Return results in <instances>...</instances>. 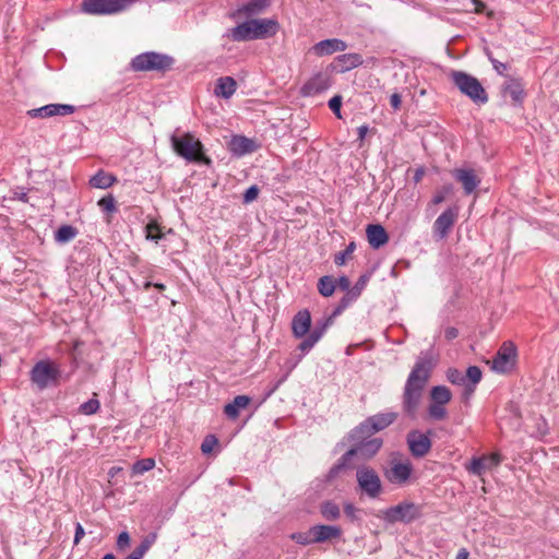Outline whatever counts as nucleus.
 <instances>
[{"label":"nucleus","mask_w":559,"mask_h":559,"mask_svg":"<svg viewBox=\"0 0 559 559\" xmlns=\"http://www.w3.org/2000/svg\"><path fill=\"white\" fill-rule=\"evenodd\" d=\"M366 235L370 247L376 250L389 241V235L380 224H369L366 228Z\"/></svg>","instance_id":"b1692460"},{"label":"nucleus","mask_w":559,"mask_h":559,"mask_svg":"<svg viewBox=\"0 0 559 559\" xmlns=\"http://www.w3.org/2000/svg\"><path fill=\"white\" fill-rule=\"evenodd\" d=\"M175 58L157 51H145L131 59L130 70L133 72L155 71L166 73L173 69Z\"/></svg>","instance_id":"7ed1b4c3"},{"label":"nucleus","mask_w":559,"mask_h":559,"mask_svg":"<svg viewBox=\"0 0 559 559\" xmlns=\"http://www.w3.org/2000/svg\"><path fill=\"white\" fill-rule=\"evenodd\" d=\"M487 468L489 467L486 462V455L473 457L469 464L466 466V469L475 476H481Z\"/></svg>","instance_id":"e433bc0d"},{"label":"nucleus","mask_w":559,"mask_h":559,"mask_svg":"<svg viewBox=\"0 0 559 559\" xmlns=\"http://www.w3.org/2000/svg\"><path fill=\"white\" fill-rule=\"evenodd\" d=\"M78 233V229L72 225H61L55 231V241L61 245L68 243L69 241L76 237Z\"/></svg>","instance_id":"72a5a7b5"},{"label":"nucleus","mask_w":559,"mask_h":559,"mask_svg":"<svg viewBox=\"0 0 559 559\" xmlns=\"http://www.w3.org/2000/svg\"><path fill=\"white\" fill-rule=\"evenodd\" d=\"M218 440L214 435H207L201 444V451L204 454H209L212 452L213 448L217 444Z\"/></svg>","instance_id":"6e6d98bb"},{"label":"nucleus","mask_w":559,"mask_h":559,"mask_svg":"<svg viewBox=\"0 0 559 559\" xmlns=\"http://www.w3.org/2000/svg\"><path fill=\"white\" fill-rule=\"evenodd\" d=\"M507 80L501 87L503 95H509L514 106H522L526 92L521 78H512L506 75Z\"/></svg>","instance_id":"f3484780"},{"label":"nucleus","mask_w":559,"mask_h":559,"mask_svg":"<svg viewBox=\"0 0 559 559\" xmlns=\"http://www.w3.org/2000/svg\"><path fill=\"white\" fill-rule=\"evenodd\" d=\"M311 326V314L309 310L304 309L298 311L292 321V330L295 337H304L307 333H310Z\"/></svg>","instance_id":"393cba45"},{"label":"nucleus","mask_w":559,"mask_h":559,"mask_svg":"<svg viewBox=\"0 0 559 559\" xmlns=\"http://www.w3.org/2000/svg\"><path fill=\"white\" fill-rule=\"evenodd\" d=\"M313 543L323 544L340 539L343 535V530L338 525L318 524L310 527Z\"/></svg>","instance_id":"6ab92c4d"},{"label":"nucleus","mask_w":559,"mask_h":559,"mask_svg":"<svg viewBox=\"0 0 559 559\" xmlns=\"http://www.w3.org/2000/svg\"><path fill=\"white\" fill-rule=\"evenodd\" d=\"M348 45L346 41L340 38H328L318 41L310 48V52H312L317 57L331 56L335 52H342L347 49Z\"/></svg>","instance_id":"a211bd4d"},{"label":"nucleus","mask_w":559,"mask_h":559,"mask_svg":"<svg viewBox=\"0 0 559 559\" xmlns=\"http://www.w3.org/2000/svg\"><path fill=\"white\" fill-rule=\"evenodd\" d=\"M157 539V533L155 532H152V533H148L140 544H142L146 549H150L152 547V545L156 542Z\"/></svg>","instance_id":"680f3d73"},{"label":"nucleus","mask_w":559,"mask_h":559,"mask_svg":"<svg viewBox=\"0 0 559 559\" xmlns=\"http://www.w3.org/2000/svg\"><path fill=\"white\" fill-rule=\"evenodd\" d=\"M420 516L421 507L411 501H402L381 511V519L388 524L397 522L409 524Z\"/></svg>","instance_id":"6e6552de"},{"label":"nucleus","mask_w":559,"mask_h":559,"mask_svg":"<svg viewBox=\"0 0 559 559\" xmlns=\"http://www.w3.org/2000/svg\"><path fill=\"white\" fill-rule=\"evenodd\" d=\"M331 84L332 80L328 72H318L301 86L300 93L305 97L316 96L326 91Z\"/></svg>","instance_id":"2eb2a0df"},{"label":"nucleus","mask_w":559,"mask_h":559,"mask_svg":"<svg viewBox=\"0 0 559 559\" xmlns=\"http://www.w3.org/2000/svg\"><path fill=\"white\" fill-rule=\"evenodd\" d=\"M451 176L462 185L466 195L475 192L481 182L480 177L476 174L475 169L471 167L454 168L451 170Z\"/></svg>","instance_id":"f8f14e48"},{"label":"nucleus","mask_w":559,"mask_h":559,"mask_svg":"<svg viewBox=\"0 0 559 559\" xmlns=\"http://www.w3.org/2000/svg\"><path fill=\"white\" fill-rule=\"evenodd\" d=\"M374 433L373 429H371L370 425L367 423V419H365L346 435L345 440L354 444L373 439L374 437L372 436Z\"/></svg>","instance_id":"bb28decb"},{"label":"nucleus","mask_w":559,"mask_h":559,"mask_svg":"<svg viewBox=\"0 0 559 559\" xmlns=\"http://www.w3.org/2000/svg\"><path fill=\"white\" fill-rule=\"evenodd\" d=\"M84 535H85V531H84L83 526L81 525V523L78 522L75 525L73 544L78 545L81 542V539L84 537Z\"/></svg>","instance_id":"338daca9"},{"label":"nucleus","mask_w":559,"mask_h":559,"mask_svg":"<svg viewBox=\"0 0 559 559\" xmlns=\"http://www.w3.org/2000/svg\"><path fill=\"white\" fill-rule=\"evenodd\" d=\"M486 462L488 467L498 466L501 463V455L499 453L486 455Z\"/></svg>","instance_id":"e2e57ef3"},{"label":"nucleus","mask_w":559,"mask_h":559,"mask_svg":"<svg viewBox=\"0 0 559 559\" xmlns=\"http://www.w3.org/2000/svg\"><path fill=\"white\" fill-rule=\"evenodd\" d=\"M459 336V330L454 326H449L444 331V337L448 341H452Z\"/></svg>","instance_id":"774afa93"},{"label":"nucleus","mask_w":559,"mask_h":559,"mask_svg":"<svg viewBox=\"0 0 559 559\" xmlns=\"http://www.w3.org/2000/svg\"><path fill=\"white\" fill-rule=\"evenodd\" d=\"M447 379L450 383L455 385H464L466 383L464 374L456 368H449L447 370Z\"/></svg>","instance_id":"8fccbe9b"},{"label":"nucleus","mask_w":559,"mask_h":559,"mask_svg":"<svg viewBox=\"0 0 559 559\" xmlns=\"http://www.w3.org/2000/svg\"><path fill=\"white\" fill-rule=\"evenodd\" d=\"M481 377L483 372L477 366H469L464 374L467 384H471V386H476L480 382Z\"/></svg>","instance_id":"37998d69"},{"label":"nucleus","mask_w":559,"mask_h":559,"mask_svg":"<svg viewBox=\"0 0 559 559\" xmlns=\"http://www.w3.org/2000/svg\"><path fill=\"white\" fill-rule=\"evenodd\" d=\"M123 0H83L81 11L90 15H112L124 11Z\"/></svg>","instance_id":"9d476101"},{"label":"nucleus","mask_w":559,"mask_h":559,"mask_svg":"<svg viewBox=\"0 0 559 559\" xmlns=\"http://www.w3.org/2000/svg\"><path fill=\"white\" fill-rule=\"evenodd\" d=\"M451 79L460 92L475 104L484 105L488 102L489 97L487 92L475 76L463 71H453Z\"/></svg>","instance_id":"0eeeda50"},{"label":"nucleus","mask_w":559,"mask_h":559,"mask_svg":"<svg viewBox=\"0 0 559 559\" xmlns=\"http://www.w3.org/2000/svg\"><path fill=\"white\" fill-rule=\"evenodd\" d=\"M516 355L518 350L514 343L511 341L503 342L491 360V369L501 374L509 372L515 365Z\"/></svg>","instance_id":"1a4fd4ad"},{"label":"nucleus","mask_w":559,"mask_h":559,"mask_svg":"<svg viewBox=\"0 0 559 559\" xmlns=\"http://www.w3.org/2000/svg\"><path fill=\"white\" fill-rule=\"evenodd\" d=\"M343 511L345 516L352 522H359L360 521V512L361 510L358 509L353 502H345L343 506Z\"/></svg>","instance_id":"09e8293b"},{"label":"nucleus","mask_w":559,"mask_h":559,"mask_svg":"<svg viewBox=\"0 0 559 559\" xmlns=\"http://www.w3.org/2000/svg\"><path fill=\"white\" fill-rule=\"evenodd\" d=\"M406 442L411 454L416 459H421L427 455L432 447L429 435L416 429L407 433Z\"/></svg>","instance_id":"9b49d317"},{"label":"nucleus","mask_w":559,"mask_h":559,"mask_svg":"<svg viewBox=\"0 0 559 559\" xmlns=\"http://www.w3.org/2000/svg\"><path fill=\"white\" fill-rule=\"evenodd\" d=\"M370 276L371 274L370 273H364L361 274L357 282L354 284V286H352L359 295L362 294L364 289L366 288L369 280H370Z\"/></svg>","instance_id":"4d7b16f0"},{"label":"nucleus","mask_w":559,"mask_h":559,"mask_svg":"<svg viewBox=\"0 0 559 559\" xmlns=\"http://www.w3.org/2000/svg\"><path fill=\"white\" fill-rule=\"evenodd\" d=\"M258 147L254 140L240 134L233 135L228 143L229 152L237 157L253 153Z\"/></svg>","instance_id":"aec40b11"},{"label":"nucleus","mask_w":559,"mask_h":559,"mask_svg":"<svg viewBox=\"0 0 559 559\" xmlns=\"http://www.w3.org/2000/svg\"><path fill=\"white\" fill-rule=\"evenodd\" d=\"M431 402L445 405L452 399L450 389L445 385H436L430 391Z\"/></svg>","instance_id":"c9c22d12"},{"label":"nucleus","mask_w":559,"mask_h":559,"mask_svg":"<svg viewBox=\"0 0 559 559\" xmlns=\"http://www.w3.org/2000/svg\"><path fill=\"white\" fill-rule=\"evenodd\" d=\"M271 0H250L249 2L239 7L233 14L231 17L247 16L251 17L262 13L269 5Z\"/></svg>","instance_id":"a878e982"},{"label":"nucleus","mask_w":559,"mask_h":559,"mask_svg":"<svg viewBox=\"0 0 559 559\" xmlns=\"http://www.w3.org/2000/svg\"><path fill=\"white\" fill-rule=\"evenodd\" d=\"M146 239L157 242L164 235L157 223L151 222L145 226Z\"/></svg>","instance_id":"de8ad7c7"},{"label":"nucleus","mask_w":559,"mask_h":559,"mask_svg":"<svg viewBox=\"0 0 559 559\" xmlns=\"http://www.w3.org/2000/svg\"><path fill=\"white\" fill-rule=\"evenodd\" d=\"M237 90V82L233 76H222L217 79L215 85V95L225 99L230 98Z\"/></svg>","instance_id":"c85d7f7f"},{"label":"nucleus","mask_w":559,"mask_h":559,"mask_svg":"<svg viewBox=\"0 0 559 559\" xmlns=\"http://www.w3.org/2000/svg\"><path fill=\"white\" fill-rule=\"evenodd\" d=\"M343 97L341 95H334L328 103L329 108L332 112L338 118H342L341 108H342Z\"/></svg>","instance_id":"864d4df0"},{"label":"nucleus","mask_w":559,"mask_h":559,"mask_svg":"<svg viewBox=\"0 0 559 559\" xmlns=\"http://www.w3.org/2000/svg\"><path fill=\"white\" fill-rule=\"evenodd\" d=\"M100 408V403L96 397L90 399L88 401L84 402L80 405V413L84 415H94L96 414Z\"/></svg>","instance_id":"a18cd8bd"},{"label":"nucleus","mask_w":559,"mask_h":559,"mask_svg":"<svg viewBox=\"0 0 559 559\" xmlns=\"http://www.w3.org/2000/svg\"><path fill=\"white\" fill-rule=\"evenodd\" d=\"M457 215V206L449 207L444 212H442L433 223V236L437 239L445 238L449 235L453 225L455 224Z\"/></svg>","instance_id":"ddd939ff"},{"label":"nucleus","mask_w":559,"mask_h":559,"mask_svg":"<svg viewBox=\"0 0 559 559\" xmlns=\"http://www.w3.org/2000/svg\"><path fill=\"white\" fill-rule=\"evenodd\" d=\"M321 516L329 522L336 521L341 518L340 506L333 500H324L319 506Z\"/></svg>","instance_id":"7c9ffc66"},{"label":"nucleus","mask_w":559,"mask_h":559,"mask_svg":"<svg viewBox=\"0 0 559 559\" xmlns=\"http://www.w3.org/2000/svg\"><path fill=\"white\" fill-rule=\"evenodd\" d=\"M130 540H131V538H130L129 533L126 531L121 532L117 538V548L119 550H123L124 548H127L130 545Z\"/></svg>","instance_id":"bf43d9fd"},{"label":"nucleus","mask_w":559,"mask_h":559,"mask_svg":"<svg viewBox=\"0 0 559 559\" xmlns=\"http://www.w3.org/2000/svg\"><path fill=\"white\" fill-rule=\"evenodd\" d=\"M170 142L175 153L187 162L211 166L212 159L205 154L204 145L192 133H174Z\"/></svg>","instance_id":"f03ea898"},{"label":"nucleus","mask_w":559,"mask_h":559,"mask_svg":"<svg viewBox=\"0 0 559 559\" xmlns=\"http://www.w3.org/2000/svg\"><path fill=\"white\" fill-rule=\"evenodd\" d=\"M335 281H336V287H340V289H342V290H347V289L352 288V283L348 278V276H346V275H342Z\"/></svg>","instance_id":"052dcab7"},{"label":"nucleus","mask_w":559,"mask_h":559,"mask_svg":"<svg viewBox=\"0 0 559 559\" xmlns=\"http://www.w3.org/2000/svg\"><path fill=\"white\" fill-rule=\"evenodd\" d=\"M60 377V368L50 359L37 361L29 371V379L38 391H44L50 386H58Z\"/></svg>","instance_id":"39448f33"},{"label":"nucleus","mask_w":559,"mask_h":559,"mask_svg":"<svg viewBox=\"0 0 559 559\" xmlns=\"http://www.w3.org/2000/svg\"><path fill=\"white\" fill-rule=\"evenodd\" d=\"M260 189L257 185H252L249 188H247L242 194V202L245 204L252 203L255 201L259 197Z\"/></svg>","instance_id":"603ef678"},{"label":"nucleus","mask_w":559,"mask_h":559,"mask_svg":"<svg viewBox=\"0 0 559 559\" xmlns=\"http://www.w3.org/2000/svg\"><path fill=\"white\" fill-rule=\"evenodd\" d=\"M97 204L100 210L108 215H111L118 211L116 200L112 194L103 197L98 200Z\"/></svg>","instance_id":"79ce46f5"},{"label":"nucleus","mask_w":559,"mask_h":559,"mask_svg":"<svg viewBox=\"0 0 559 559\" xmlns=\"http://www.w3.org/2000/svg\"><path fill=\"white\" fill-rule=\"evenodd\" d=\"M224 37H228L233 41H249L255 40L254 27L251 24V19L247 20L235 27L229 28Z\"/></svg>","instance_id":"4be33fe9"},{"label":"nucleus","mask_w":559,"mask_h":559,"mask_svg":"<svg viewBox=\"0 0 559 559\" xmlns=\"http://www.w3.org/2000/svg\"><path fill=\"white\" fill-rule=\"evenodd\" d=\"M356 490L360 497L377 500L384 492L379 473L370 465H360L356 469Z\"/></svg>","instance_id":"20e7f679"},{"label":"nucleus","mask_w":559,"mask_h":559,"mask_svg":"<svg viewBox=\"0 0 559 559\" xmlns=\"http://www.w3.org/2000/svg\"><path fill=\"white\" fill-rule=\"evenodd\" d=\"M354 445L352 447L336 461V463L343 468L346 469L350 466V463L355 456H358L356 453Z\"/></svg>","instance_id":"3c124183"},{"label":"nucleus","mask_w":559,"mask_h":559,"mask_svg":"<svg viewBox=\"0 0 559 559\" xmlns=\"http://www.w3.org/2000/svg\"><path fill=\"white\" fill-rule=\"evenodd\" d=\"M318 292L323 297H331L336 289V281L332 275H323L317 284Z\"/></svg>","instance_id":"f704fd0d"},{"label":"nucleus","mask_w":559,"mask_h":559,"mask_svg":"<svg viewBox=\"0 0 559 559\" xmlns=\"http://www.w3.org/2000/svg\"><path fill=\"white\" fill-rule=\"evenodd\" d=\"M75 111L73 105L68 104H48L39 108H34L27 111L31 118H49L55 116H68Z\"/></svg>","instance_id":"dca6fc26"},{"label":"nucleus","mask_w":559,"mask_h":559,"mask_svg":"<svg viewBox=\"0 0 559 559\" xmlns=\"http://www.w3.org/2000/svg\"><path fill=\"white\" fill-rule=\"evenodd\" d=\"M117 181L116 176L99 169L91 179L90 185L97 189H107Z\"/></svg>","instance_id":"2f4dec72"},{"label":"nucleus","mask_w":559,"mask_h":559,"mask_svg":"<svg viewBox=\"0 0 559 559\" xmlns=\"http://www.w3.org/2000/svg\"><path fill=\"white\" fill-rule=\"evenodd\" d=\"M402 96L399 93H393L390 96V105L396 111L401 108Z\"/></svg>","instance_id":"0e129e2a"},{"label":"nucleus","mask_w":559,"mask_h":559,"mask_svg":"<svg viewBox=\"0 0 559 559\" xmlns=\"http://www.w3.org/2000/svg\"><path fill=\"white\" fill-rule=\"evenodd\" d=\"M257 39H266L275 36L280 31V23L276 19H251Z\"/></svg>","instance_id":"412c9836"},{"label":"nucleus","mask_w":559,"mask_h":559,"mask_svg":"<svg viewBox=\"0 0 559 559\" xmlns=\"http://www.w3.org/2000/svg\"><path fill=\"white\" fill-rule=\"evenodd\" d=\"M454 193V186L452 183H445L437 189L436 193L432 197L431 202L433 204H440L445 201V199Z\"/></svg>","instance_id":"ea45409f"},{"label":"nucleus","mask_w":559,"mask_h":559,"mask_svg":"<svg viewBox=\"0 0 559 559\" xmlns=\"http://www.w3.org/2000/svg\"><path fill=\"white\" fill-rule=\"evenodd\" d=\"M397 418V414L394 412L386 413H378L372 416L367 417V423L370 425L371 429L377 433L379 431L384 430L390 425H392Z\"/></svg>","instance_id":"cd10ccee"},{"label":"nucleus","mask_w":559,"mask_h":559,"mask_svg":"<svg viewBox=\"0 0 559 559\" xmlns=\"http://www.w3.org/2000/svg\"><path fill=\"white\" fill-rule=\"evenodd\" d=\"M345 295L340 299L333 309V317L341 316L350 305H353L361 296L353 287L344 290Z\"/></svg>","instance_id":"473e14b6"},{"label":"nucleus","mask_w":559,"mask_h":559,"mask_svg":"<svg viewBox=\"0 0 559 559\" xmlns=\"http://www.w3.org/2000/svg\"><path fill=\"white\" fill-rule=\"evenodd\" d=\"M335 318L336 317H333V312H332L325 319L318 321L309 334H311L312 336H316V340L319 341L325 333L326 329L333 324Z\"/></svg>","instance_id":"4c0bfd02"},{"label":"nucleus","mask_w":559,"mask_h":559,"mask_svg":"<svg viewBox=\"0 0 559 559\" xmlns=\"http://www.w3.org/2000/svg\"><path fill=\"white\" fill-rule=\"evenodd\" d=\"M148 549H146L142 544H140L129 556L132 559H142Z\"/></svg>","instance_id":"69168bd1"},{"label":"nucleus","mask_w":559,"mask_h":559,"mask_svg":"<svg viewBox=\"0 0 559 559\" xmlns=\"http://www.w3.org/2000/svg\"><path fill=\"white\" fill-rule=\"evenodd\" d=\"M319 341L316 340V336L308 334V336L298 345V349L305 353H308Z\"/></svg>","instance_id":"13d9d810"},{"label":"nucleus","mask_w":559,"mask_h":559,"mask_svg":"<svg viewBox=\"0 0 559 559\" xmlns=\"http://www.w3.org/2000/svg\"><path fill=\"white\" fill-rule=\"evenodd\" d=\"M364 63L362 56L357 52L338 55L328 66L326 70L335 73H345Z\"/></svg>","instance_id":"4468645a"},{"label":"nucleus","mask_w":559,"mask_h":559,"mask_svg":"<svg viewBox=\"0 0 559 559\" xmlns=\"http://www.w3.org/2000/svg\"><path fill=\"white\" fill-rule=\"evenodd\" d=\"M154 466H155L154 459H152V457L141 459V460H138L132 465V473L135 475H141V474H144L145 472L153 469Z\"/></svg>","instance_id":"a19ab883"},{"label":"nucleus","mask_w":559,"mask_h":559,"mask_svg":"<svg viewBox=\"0 0 559 559\" xmlns=\"http://www.w3.org/2000/svg\"><path fill=\"white\" fill-rule=\"evenodd\" d=\"M428 414L435 420H443L448 413L444 405L431 402L428 406Z\"/></svg>","instance_id":"49530a36"},{"label":"nucleus","mask_w":559,"mask_h":559,"mask_svg":"<svg viewBox=\"0 0 559 559\" xmlns=\"http://www.w3.org/2000/svg\"><path fill=\"white\" fill-rule=\"evenodd\" d=\"M486 55H487L489 61L491 62L493 69L496 70V72L500 75H506V71L509 68L508 64L495 59L489 49H486Z\"/></svg>","instance_id":"5fc2aeb1"},{"label":"nucleus","mask_w":559,"mask_h":559,"mask_svg":"<svg viewBox=\"0 0 559 559\" xmlns=\"http://www.w3.org/2000/svg\"><path fill=\"white\" fill-rule=\"evenodd\" d=\"M289 538L294 540L296 544L301 546H308L310 544H314L312 538V534L310 533V528L307 532H295L289 535Z\"/></svg>","instance_id":"c03bdc74"},{"label":"nucleus","mask_w":559,"mask_h":559,"mask_svg":"<svg viewBox=\"0 0 559 559\" xmlns=\"http://www.w3.org/2000/svg\"><path fill=\"white\" fill-rule=\"evenodd\" d=\"M385 480L396 487H404L414 480V466L409 459L401 460L393 455L388 466L382 467Z\"/></svg>","instance_id":"423d86ee"},{"label":"nucleus","mask_w":559,"mask_h":559,"mask_svg":"<svg viewBox=\"0 0 559 559\" xmlns=\"http://www.w3.org/2000/svg\"><path fill=\"white\" fill-rule=\"evenodd\" d=\"M357 455L359 457H361L362 460H371L372 457H374L378 452L381 450L382 445H383V440L382 438H378V437H374L373 439H370V440H367V441H364V442H358V443H354L353 444Z\"/></svg>","instance_id":"5701e85b"},{"label":"nucleus","mask_w":559,"mask_h":559,"mask_svg":"<svg viewBox=\"0 0 559 559\" xmlns=\"http://www.w3.org/2000/svg\"><path fill=\"white\" fill-rule=\"evenodd\" d=\"M356 250V242L350 241L343 251L334 254V263L337 266H342L346 263L347 259H350L354 251Z\"/></svg>","instance_id":"58836bf2"},{"label":"nucleus","mask_w":559,"mask_h":559,"mask_svg":"<svg viewBox=\"0 0 559 559\" xmlns=\"http://www.w3.org/2000/svg\"><path fill=\"white\" fill-rule=\"evenodd\" d=\"M438 356L432 349L420 352L417 357L407 377L402 395V408L407 416L415 417L425 386L438 365Z\"/></svg>","instance_id":"f257e3e1"},{"label":"nucleus","mask_w":559,"mask_h":559,"mask_svg":"<svg viewBox=\"0 0 559 559\" xmlns=\"http://www.w3.org/2000/svg\"><path fill=\"white\" fill-rule=\"evenodd\" d=\"M251 402L248 395H237L230 403L224 406V413L229 419H237L241 408H246Z\"/></svg>","instance_id":"c756f323"}]
</instances>
